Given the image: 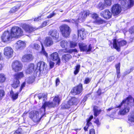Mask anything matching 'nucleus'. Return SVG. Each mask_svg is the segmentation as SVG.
Here are the masks:
<instances>
[{"label":"nucleus","mask_w":134,"mask_h":134,"mask_svg":"<svg viewBox=\"0 0 134 134\" xmlns=\"http://www.w3.org/2000/svg\"><path fill=\"white\" fill-rule=\"evenodd\" d=\"M132 97L130 96L126 98V99L123 100L119 106H116V108H120L123 106L124 108H122L119 111L120 114L122 115H126L130 111V100L131 99Z\"/></svg>","instance_id":"nucleus-1"},{"label":"nucleus","mask_w":134,"mask_h":134,"mask_svg":"<svg viewBox=\"0 0 134 134\" xmlns=\"http://www.w3.org/2000/svg\"><path fill=\"white\" fill-rule=\"evenodd\" d=\"M60 99L58 96L55 97L53 101L52 102H45L41 108L40 110L42 113H44L47 107H54L59 104Z\"/></svg>","instance_id":"nucleus-2"},{"label":"nucleus","mask_w":134,"mask_h":134,"mask_svg":"<svg viewBox=\"0 0 134 134\" xmlns=\"http://www.w3.org/2000/svg\"><path fill=\"white\" fill-rule=\"evenodd\" d=\"M62 35L65 38L68 37L70 36L71 30L69 26L66 24H63L59 27Z\"/></svg>","instance_id":"nucleus-3"},{"label":"nucleus","mask_w":134,"mask_h":134,"mask_svg":"<svg viewBox=\"0 0 134 134\" xmlns=\"http://www.w3.org/2000/svg\"><path fill=\"white\" fill-rule=\"evenodd\" d=\"M43 116L42 114L40 116L39 113L38 111L34 110L30 112L29 117L34 122H37L40 121V120Z\"/></svg>","instance_id":"nucleus-4"},{"label":"nucleus","mask_w":134,"mask_h":134,"mask_svg":"<svg viewBox=\"0 0 134 134\" xmlns=\"http://www.w3.org/2000/svg\"><path fill=\"white\" fill-rule=\"evenodd\" d=\"M12 36L13 37H18L23 35V32L21 28L18 27H12L10 33Z\"/></svg>","instance_id":"nucleus-5"},{"label":"nucleus","mask_w":134,"mask_h":134,"mask_svg":"<svg viewBox=\"0 0 134 134\" xmlns=\"http://www.w3.org/2000/svg\"><path fill=\"white\" fill-rule=\"evenodd\" d=\"M126 43V42L125 40L119 41L118 40L115 39L113 40V47L119 51H120V47L124 46Z\"/></svg>","instance_id":"nucleus-6"},{"label":"nucleus","mask_w":134,"mask_h":134,"mask_svg":"<svg viewBox=\"0 0 134 134\" xmlns=\"http://www.w3.org/2000/svg\"><path fill=\"white\" fill-rule=\"evenodd\" d=\"M22 66L20 62L16 60L12 63V67L13 70L15 72H17L22 69Z\"/></svg>","instance_id":"nucleus-7"},{"label":"nucleus","mask_w":134,"mask_h":134,"mask_svg":"<svg viewBox=\"0 0 134 134\" xmlns=\"http://www.w3.org/2000/svg\"><path fill=\"white\" fill-rule=\"evenodd\" d=\"M13 38L10 33H9L8 31L4 32L1 37L2 41L4 42L11 40Z\"/></svg>","instance_id":"nucleus-8"},{"label":"nucleus","mask_w":134,"mask_h":134,"mask_svg":"<svg viewBox=\"0 0 134 134\" xmlns=\"http://www.w3.org/2000/svg\"><path fill=\"white\" fill-rule=\"evenodd\" d=\"M4 54L7 58H10L12 57L13 51L10 47H5L4 49Z\"/></svg>","instance_id":"nucleus-9"},{"label":"nucleus","mask_w":134,"mask_h":134,"mask_svg":"<svg viewBox=\"0 0 134 134\" xmlns=\"http://www.w3.org/2000/svg\"><path fill=\"white\" fill-rule=\"evenodd\" d=\"M121 7L118 4L114 5L111 8V11L114 15H118L121 12Z\"/></svg>","instance_id":"nucleus-10"},{"label":"nucleus","mask_w":134,"mask_h":134,"mask_svg":"<svg viewBox=\"0 0 134 134\" xmlns=\"http://www.w3.org/2000/svg\"><path fill=\"white\" fill-rule=\"evenodd\" d=\"M26 43L24 41L19 40L14 45V48L16 50L22 49L25 48Z\"/></svg>","instance_id":"nucleus-11"},{"label":"nucleus","mask_w":134,"mask_h":134,"mask_svg":"<svg viewBox=\"0 0 134 134\" xmlns=\"http://www.w3.org/2000/svg\"><path fill=\"white\" fill-rule=\"evenodd\" d=\"M79 45L80 49L81 51H85L87 52L90 51L92 49L91 44H90L88 47H87V45L85 44L82 43H79Z\"/></svg>","instance_id":"nucleus-12"},{"label":"nucleus","mask_w":134,"mask_h":134,"mask_svg":"<svg viewBox=\"0 0 134 134\" xmlns=\"http://www.w3.org/2000/svg\"><path fill=\"white\" fill-rule=\"evenodd\" d=\"M82 85L80 84L77 86L74 87L72 90L71 93L72 95H75L80 93L82 92Z\"/></svg>","instance_id":"nucleus-13"},{"label":"nucleus","mask_w":134,"mask_h":134,"mask_svg":"<svg viewBox=\"0 0 134 134\" xmlns=\"http://www.w3.org/2000/svg\"><path fill=\"white\" fill-rule=\"evenodd\" d=\"M50 59L53 61H57L56 64L59 65L60 62V60L59 57V55L57 52H54L50 55Z\"/></svg>","instance_id":"nucleus-14"},{"label":"nucleus","mask_w":134,"mask_h":134,"mask_svg":"<svg viewBox=\"0 0 134 134\" xmlns=\"http://www.w3.org/2000/svg\"><path fill=\"white\" fill-rule=\"evenodd\" d=\"M100 15L104 18L108 19L111 17L112 14L109 10L105 9L101 12Z\"/></svg>","instance_id":"nucleus-15"},{"label":"nucleus","mask_w":134,"mask_h":134,"mask_svg":"<svg viewBox=\"0 0 134 134\" xmlns=\"http://www.w3.org/2000/svg\"><path fill=\"white\" fill-rule=\"evenodd\" d=\"M47 67V64L43 61L38 62L37 65L36 69L38 70L41 72L46 69Z\"/></svg>","instance_id":"nucleus-16"},{"label":"nucleus","mask_w":134,"mask_h":134,"mask_svg":"<svg viewBox=\"0 0 134 134\" xmlns=\"http://www.w3.org/2000/svg\"><path fill=\"white\" fill-rule=\"evenodd\" d=\"M48 35L56 40L58 39L59 37V32L55 29L50 30L48 32Z\"/></svg>","instance_id":"nucleus-17"},{"label":"nucleus","mask_w":134,"mask_h":134,"mask_svg":"<svg viewBox=\"0 0 134 134\" xmlns=\"http://www.w3.org/2000/svg\"><path fill=\"white\" fill-rule=\"evenodd\" d=\"M90 14V12L88 11H82L79 14L77 20H81L82 21L85 18Z\"/></svg>","instance_id":"nucleus-18"},{"label":"nucleus","mask_w":134,"mask_h":134,"mask_svg":"<svg viewBox=\"0 0 134 134\" xmlns=\"http://www.w3.org/2000/svg\"><path fill=\"white\" fill-rule=\"evenodd\" d=\"M43 44L45 46L50 47L53 44V41L52 38L50 37H47L44 40Z\"/></svg>","instance_id":"nucleus-19"},{"label":"nucleus","mask_w":134,"mask_h":134,"mask_svg":"<svg viewBox=\"0 0 134 134\" xmlns=\"http://www.w3.org/2000/svg\"><path fill=\"white\" fill-rule=\"evenodd\" d=\"M127 0L122 1H121V3L122 7L124 6L126 8H130L134 4V1L133 0H128V2H127Z\"/></svg>","instance_id":"nucleus-20"},{"label":"nucleus","mask_w":134,"mask_h":134,"mask_svg":"<svg viewBox=\"0 0 134 134\" xmlns=\"http://www.w3.org/2000/svg\"><path fill=\"white\" fill-rule=\"evenodd\" d=\"M23 27L25 31L29 33L34 31L36 30L37 28H33L32 26L26 24H24L23 26Z\"/></svg>","instance_id":"nucleus-21"},{"label":"nucleus","mask_w":134,"mask_h":134,"mask_svg":"<svg viewBox=\"0 0 134 134\" xmlns=\"http://www.w3.org/2000/svg\"><path fill=\"white\" fill-rule=\"evenodd\" d=\"M78 101V99L75 97H72L68 102V105L67 107H65L66 108H68L70 107V106L76 104Z\"/></svg>","instance_id":"nucleus-22"},{"label":"nucleus","mask_w":134,"mask_h":134,"mask_svg":"<svg viewBox=\"0 0 134 134\" xmlns=\"http://www.w3.org/2000/svg\"><path fill=\"white\" fill-rule=\"evenodd\" d=\"M32 55L30 54H26L23 55L21 59L22 62H27L32 59Z\"/></svg>","instance_id":"nucleus-23"},{"label":"nucleus","mask_w":134,"mask_h":134,"mask_svg":"<svg viewBox=\"0 0 134 134\" xmlns=\"http://www.w3.org/2000/svg\"><path fill=\"white\" fill-rule=\"evenodd\" d=\"M34 65L33 64H30L27 67L26 70V74H30L33 71L34 69Z\"/></svg>","instance_id":"nucleus-24"},{"label":"nucleus","mask_w":134,"mask_h":134,"mask_svg":"<svg viewBox=\"0 0 134 134\" xmlns=\"http://www.w3.org/2000/svg\"><path fill=\"white\" fill-rule=\"evenodd\" d=\"M24 75L23 73L22 72H20L14 75L15 79L18 80L24 77Z\"/></svg>","instance_id":"nucleus-25"},{"label":"nucleus","mask_w":134,"mask_h":134,"mask_svg":"<svg viewBox=\"0 0 134 134\" xmlns=\"http://www.w3.org/2000/svg\"><path fill=\"white\" fill-rule=\"evenodd\" d=\"M93 111L94 115L95 116H97L100 113L101 110L99 109L98 107L96 106H94L93 108Z\"/></svg>","instance_id":"nucleus-26"},{"label":"nucleus","mask_w":134,"mask_h":134,"mask_svg":"<svg viewBox=\"0 0 134 134\" xmlns=\"http://www.w3.org/2000/svg\"><path fill=\"white\" fill-rule=\"evenodd\" d=\"M60 45L62 48L66 49L68 47L69 43L67 41L63 40L60 42Z\"/></svg>","instance_id":"nucleus-27"},{"label":"nucleus","mask_w":134,"mask_h":134,"mask_svg":"<svg viewBox=\"0 0 134 134\" xmlns=\"http://www.w3.org/2000/svg\"><path fill=\"white\" fill-rule=\"evenodd\" d=\"M71 56L69 54H66L63 55L62 60L63 61H65V62L68 61L69 59L71 58Z\"/></svg>","instance_id":"nucleus-28"},{"label":"nucleus","mask_w":134,"mask_h":134,"mask_svg":"<svg viewBox=\"0 0 134 134\" xmlns=\"http://www.w3.org/2000/svg\"><path fill=\"white\" fill-rule=\"evenodd\" d=\"M128 122L130 124H131V123L134 122V112L129 115Z\"/></svg>","instance_id":"nucleus-29"},{"label":"nucleus","mask_w":134,"mask_h":134,"mask_svg":"<svg viewBox=\"0 0 134 134\" xmlns=\"http://www.w3.org/2000/svg\"><path fill=\"white\" fill-rule=\"evenodd\" d=\"M129 32L131 34L130 37H131L130 41L131 42H132L133 40L134 39V28L133 27H131L129 29Z\"/></svg>","instance_id":"nucleus-30"},{"label":"nucleus","mask_w":134,"mask_h":134,"mask_svg":"<svg viewBox=\"0 0 134 134\" xmlns=\"http://www.w3.org/2000/svg\"><path fill=\"white\" fill-rule=\"evenodd\" d=\"M120 63L116 65V73L117 74V77L118 78H119L120 77Z\"/></svg>","instance_id":"nucleus-31"},{"label":"nucleus","mask_w":134,"mask_h":134,"mask_svg":"<svg viewBox=\"0 0 134 134\" xmlns=\"http://www.w3.org/2000/svg\"><path fill=\"white\" fill-rule=\"evenodd\" d=\"M10 93V96L13 100H16L18 98V93H14L13 92L11 91Z\"/></svg>","instance_id":"nucleus-32"},{"label":"nucleus","mask_w":134,"mask_h":134,"mask_svg":"<svg viewBox=\"0 0 134 134\" xmlns=\"http://www.w3.org/2000/svg\"><path fill=\"white\" fill-rule=\"evenodd\" d=\"M6 79L5 75L3 73L0 74V83H3L4 82Z\"/></svg>","instance_id":"nucleus-33"},{"label":"nucleus","mask_w":134,"mask_h":134,"mask_svg":"<svg viewBox=\"0 0 134 134\" xmlns=\"http://www.w3.org/2000/svg\"><path fill=\"white\" fill-rule=\"evenodd\" d=\"M19 81L18 80L15 79L13 83L12 84V86L14 88H16L19 86Z\"/></svg>","instance_id":"nucleus-34"},{"label":"nucleus","mask_w":134,"mask_h":134,"mask_svg":"<svg viewBox=\"0 0 134 134\" xmlns=\"http://www.w3.org/2000/svg\"><path fill=\"white\" fill-rule=\"evenodd\" d=\"M94 22L97 24H103L104 23L103 20L98 17L95 20Z\"/></svg>","instance_id":"nucleus-35"},{"label":"nucleus","mask_w":134,"mask_h":134,"mask_svg":"<svg viewBox=\"0 0 134 134\" xmlns=\"http://www.w3.org/2000/svg\"><path fill=\"white\" fill-rule=\"evenodd\" d=\"M84 29H83L79 30H78V37L80 36L81 38L82 36L84 37Z\"/></svg>","instance_id":"nucleus-36"},{"label":"nucleus","mask_w":134,"mask_h":134,"mask_svg":"<svg viewBox=\"0 0 134 134\" xmlns=\"http://www.w3.org/2000/svg\"><path fill=\"white\" fill-rule=\"evenodd\" d=\"M26 80L27 83L31 84L33 83L35 81V77L33 76L27 78Z\"/></svg>","instance_id":"nucleus-37"},{"label":"nucleus","mask_w":134,"mask_h":134,"mask_svg":"<svg viewBox=\"0 0 134 134\" xmlns=\"http://www.w3.org/2000/svg\"><path fill=\"white\" fill-rule=\"evenodd\" d=\"M106 7L105 4L102 3L100 2L98 5V8L100 10H102L104 9Z\"/></svg>","instance_id":"nucleus-38"},{"label":"nucleus","mask_w":134,"mask_h":134,"mask_svg":"<svg viewBox=\"0 0 134 134\" xmlns=\"http://www.w3.org/2000/svg\"><path fill=\"white\" fill-rule=\"evenodd\" d=\"M31 47L32 48L38 50L40 48V46L37 43H32L31 44Z\"/></svg>","instance_id":"nucleus-39"},{"label":"nucleus","mask_w":134,"mask_h":134,"mask_svg":"<svg viewBox=\"0 0 134 134\" xmlns=\"http://www.w3.org/2000/svg\"><path fill=\"white\" fill-rule=\"evenodd\" d=\"M104 4L106 7L110 6L111 4V0H104Z\"/></svg>","instance_id":"nucleus-40"},{"label":"nucleus","mask_w":134,"mask_h":134,"mask_svg":"<svg viewBox=\"0 0 134 134\" xmlns=\"http://www.w3.org/2000/svg\"><path fill=\"white\" fill-rule=\"evenodd\" d=\"M80 65H77L76 67L75 70L74 71V74L76 75L79 72L80 68Z\"/></svg>","instance_id":"nucleus-41"},{"label":"nucleus","mask_w":134,"mask_h":134,"mask_svg":"<svg viewBox=\"0 0 134 134\" xmlns=\"http://www.w3.org/2000/svg\"><path fill=\"white\" fill-rule=\"evenodd\" d=\"M77 43L75 42L71 41L70 43V46L71 48H75L77 46Z\"/></svg>","instance_id":"nucleus-42"},{"label":"nucleus","mask_w":134,"mask_h":134,"mask_svg":"<svg viewBox=\"0 0 134 134\" xmlns=\"http://www.w3.org/2000/svg\"><path fill=\"white\" fill-rule=\"evenodd\" d=\"M19 9V7H14L11 9L10 12L12 13H14Z\"/></svg>","instance_id":"nucleus-43"},{"label":"nucleus","mask_w":134,"mask_h":134,"mask_svg":"<svg viewBox=\"0 0 134 134\" xmlns=\"http://www.w3.org/2000/svg\"><path fill=\"white\" fill-rule=\"evenodd\" d=\"M77 19H70L69 20L66 19L65 20L63 21H65L67 22L68 23H76L77 21Z\"/></svg>","instance_id":"nucleus-44"},{"label":"nucleus","mask_w":134,"mask_h":134,"mask_svg":"<svg viewBox=\"0 0 134 134\" xmlns=\"http://www.w3.org/2000/svg\"><path fill=\"white\" fill-rule=\"evenodd\" d=\"M22 130L21 128H19L13 134H22Z\"/></svg>","instance_id":"nucleus-45"},{"label":"nucleus","mask_w":134,"mask_h":134,"mask_svg":"<svg viewBox=\"0 0 134 134\" xmlns=\"http://www.w3.org/2000/svg\"><path fill=\"white\" fill-rule=\"evenodd\" d=\"M5 95V92L4 91L2 90H0V100L2 98V97Z\"/></svg>","instance_id":"nucleus-46"},{"label":"nucleus","mask_w":134,"mask_h":134,"mask_svg":"<svg viewBox=\"0 0 134 134\" xmlns=\"http://www.w3.org/2000/svg\"><path fill=\"white\" fill-rule=\"evenodd\" d=\"M41 53L42 54L44 55L47 58L48 57V54L46 52L43 47H42Z\"/></svg>","instance_id":"nucleus-47"},{"label":"nucleus","mask_w":134,"mask_h":134,"mask_svg":"<svg viewBox=\"0 0 134 134\" xmlns=\"http://www.w3.org/2000/svg\"><path fill=\"white\" fill-rule=\"evenodd\" d=\"M92 18L94 19L95 20L97 18L99 17L97 14L96 13H94L92 15Z\"/></svg>","instance_id":"nucleus-48"},{"label":"nucleus","mask_w":134,"mask_h":134,"mask_svg":"<svg viewBox=\"0 0 134 134\" xmlns=\"http://www.w3.org/2000/svg\"><path fill=\"white\" fill-rule=\"evenodd\" d=\"M93 118V116H91L87 120V122L88 125H91V123L90 122V121Z\"/></svg>","instance_id":"nucleus-49"},{"label":"nucleus","mask_w":134,"mask_h":134,"mask_svg":"<svg viewBox=\"0 0 134 134\" xmlns=\"http://www.w3.org/2000/svg\"><path fill=\"white\" fill-rule=\"evenodd\" d=\"M56 14V13L54 12H53L52 13L50 14L49 15L47 16V18H50L53 16H54Z\"/></svg>","instance_id":"nucleus-50"},{"label":"nucleus","mask_w":134,"mask_h":134,"mask_svg":"<svg viewBox=\"0 0 134 134\" xmlns=\"http://www.w3.org/2000/svg\"><path fill=\"white\" fill-rule=\"evenodd\" d=\"M48 24V21H46L43 22L42 25V27H45Z\"/></svg>","instance_id":"nucleus-51"},{"label":"nucleus","mask_w":134,"mask_h":134,"mask_svg":"<svg viewBox=\"0 0 134 134\" xmlns=\"http://www.w3.org/2000/svg\"><path fill=\"white\" fill-rule=\"evenodd\" d=\"M91 80V79H90L88 78H86L85 80L84 83L85 84L88 83Z\"/></svg>","instance_id":"nucleus-52"},{"label":"nucleus","mask_w":134,"mask_h":134,"mask_svg":"<svg viewBox=\"0 0 134 134\" xmlns=\"http://www.w3.org/2000/svg\"><path fill=\"white\" fill-rule=\"evenodd\" d=\"M73 49H69V50H68V51H66V49H65V50L64 49V50H62V51L63 52H68L70 53H72V52H73Z\"/></svg>","instance_id":"nucleus-53"},{"label":"nucleus","mask_w":134,"mask_h":134,"mask_svg":"<svg viewBox=\"0 0 134 134\" xmlns=\"http://www.w3.org/2000/svg\"><path fill=\"white\" fill-rule=\"evenodd\" d=\"M54 63L52 61H50L49 62V65L51 68H52L54 65Z\"/></svg>","instance_id":"nucleus-54"},{"label":"nucleus","mask_w":134,"mask_h":134,"mask_svg":"<svg viewBox=\"0 0 134 134\" xmlns=\"http://www.w3.org/2000/svg\"><path fill=\"white\" fill-rule=\"evenodd\" d=\"M25 82H24L22 84V85H21L20 91H21V90H22V89L24 87H25Z\"/></svg>","instance_id":"nucleus-55"},{"label":"nucleus","mask_w":134,"mask_h":134,"mask_svg":"<svg viewBox=\"0 0 134 134\" xmlns=\"http://www.w3.org/2000/svg\"><path fill=\"white\" fill-rule=\"evenodd\" d=\"M90 134H95L94 129H91L90 131Z\"/></svg>","instance_id":"nucleus-56"},{"label":"nucleus","mask_w":134,"mask_h":134,"mask_svg":"<svg viewBox=\"0 0 134 134\" xmlns=\"http://www.w3.org/2000/svg\"><path fill=\"white\" fill-rule=\"evenodd\" d=\"M43 101H45L46 99V95L44 94H43L42 95Z\"/></svg>","instance_id":"nucleus-57"},{"label":"nucleus","mask_w":134,"mask_h":134,"mask_svg":"<svg viewBox=\"0 0 134 134\" xmlns=\"http://www.w3.org/2000/svg\"><path fill=\"white\" fill-rule=\"evenodd\" d=\"M59 82H60L59 79V78H57L56 80V82H55L56 85L57 86L59 84Z\"/></svg>","instance_id":"nucleus-58"},{"label":"nucleus","mask_w":134,"mask_h":134,"mask_svg":"<svg viewBox=\"0 0 134 134\" xmlns=\"http://www.w3.org/2000/svg\"><path fill=\"white\" fill-rule=\"evenodd\" d=\"M91 125H88L87 122V125L85 127H84V130L85 131H86L87 130V129L88 128V127H89V126Z\"/></svg>","instance_id":"nucleus-59"},{"label":"nucleus","mask_w":134,"mask_h":134,"mask_svg":"<svg viewBox=\"0 0 134 134\" xmlns=\"http://www.w3.org/2000/svg\"><path fill=\"white\" fill-rule=\"evenodd\" d=\"M41 19V17H38L35 18L34 19V21H38L39 20Z\"/></svg>","instance_id":"nucleus-60"},{"label":"nucleus","mask_w":134,"mask_h":134,"mask_svg":"<svg viewBox=\"0 0 134 134\" xmlns=\"http://www.w3.org/2000/svg\"><path fill=\"white\" fill-rule=\"evenodd\" d=\"M95 122L97 125H99L100 124V123L98 119H96L95 121Z\"/></svg>","instance_id":"nucleus-61"},{"label":"nucleus","mask_w":134,"mask_h":134,"mask_svg":"<svg viewBox=\"0 0 134 134\" xmlns=\"http://www.w3.org/2000/svg\"><path fill=\"white\" fill-rule=\"evenodd\" d=\"M87 97H85L83 99V101L85 102L87 100Z\"/></svg>","instance_id":"nucleus-62"},{"label":"nucleus","mask_w":134,"mask_h":134,"mask_svg":"<svg viewBox=\"0 0 134 134\" xmlns=\"http://www.w3.org/2000/svg\"><path fill=\"white\" fill-rule=\"evenodd\" d=\"M38 99H43L42 96V95H39L38 96Z\"/></svg>","instance_id":"nucleus-63"},{"label":"nucleus","mask_w":134,"mask_h":134,"mask_svg":"<svg viewBox=\"0 0 134 134\" xmlns=\"http://www.w3.org/2000/svg\"><path fill=\"white\" fill-rule=\"evenodd\" d=\"M113 108H113L112 107H111L110 108H109L108 109V111H110L111 110V109Z\"/></svg>","instance_id":"nucleus-64"}]
</instances>
